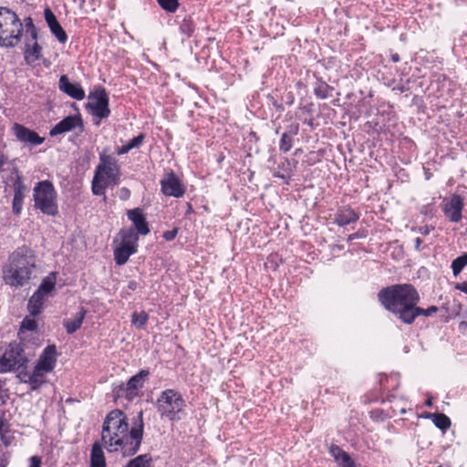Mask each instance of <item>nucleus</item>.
<instances>
[{
  "label": "nucleus",
  "mask_w": 467,
  "mask_h": 467,
  "mask_svg": "<svg viewBox=\"0 0 467 467\" xmlns=\"http://www.w3.org/2000/svg\"><path fill=\"white\" fill-rule=\"evenodd\" d=\"M143 411L138 413L137 420L129 430L125 413L113 410L105 418L101 431V441L109 451H120L124 456L135 454L141 444L143 436Z\"/></svg>",
  "instance_id": "1"
},
{
  "label": "nucleus",
  "mask_w": 467,
  "mask_h": 467,
  "mask_svg": "<svg viewBox=\"0 0 467 467\" xmlns=\"http://www.w3.org/2000/svg\"><path fill=\"white\" fill-rule=\"evenodd\" d=\"M378 296L384 307L404 324H412L414 315L420 311L417 306L420 295L410 284L390 285L380 290Z\"/></svg>",
  "instance_id": "2"
},
{
  "label": "nucleus",
  "mask_w": 467,
  "mask_h": 467,
  "mask_svg": "<svg viewBox=\"0 0 467 467\" xmlns=\"http://www.w3.org/2000/svg\"><path fill=\"white\" fill-rule=\"evenodd\" d=\"M35 263L30 250L18 248L11 256L10 275L5 277V282L11 285H23L31 278Z\"/></svg>",
  "instance_id": "3"
},
{
  "label": "nucleus",
  "mask_w": 467,
  "mask_h": 467,
  "mask_svg": "<svg viewBox=\"0 0 467 467\" xmlns=\"http://www.w3.org/2000/svg\"><path fill=\"white\" fill-rule=\"evenodd\" d=\"M35 207L44 214L55 216L58 213L57 194L53 183L45 180L36 183L33 189Z\"/></svg>",
  "instance_id": "4"
},
{
  "label": "nucleus",
  "mask_w": 467,
  "mask_h": 467,
  "mask_svg": "<svg viewBox=\"0 0 467 467\" xmlns=\"http://www.w3.org/2000/svg\"><path fill=\"white\" fill-rule=\"evenodd\" d=\"M2 179H5V182L6 185L11 186L14 190V198L12 203L13 213L16 215H19L22 212L23 202L25 198V192L26 190V185L22 181V176L20 175L17 167L14 162H5L2 159Z\"/></svg>",
  "instance_id": "5"
},
{
  "label": "nucleus",
  "mask_w": 467,
  "mask_h": 467,
  "mask_svg": "<svg viewBox=\"0 0 467 467\" xmlns=\"http://www.w3.org/2000/svg\"><path fill=\"white\" fill-rule=\"evenodd\" d=\"M157 410L161 418L171 421L180 420L181 412L185 407V400L182 396L172 389L163 390L157 399Z\"/></svg>",
  "instance_id": "6"
},
{
  "label": "nucleus",
  "mask_w": 467,
  "mask_h": 467,
  "mask_svg": "<svg viewBox=\"0 0 467 467\" xmlns=\"http://www.w3.org/2000/svg\"><path fill=\"white\" fill-rule=\"evenodd\" d=\"M118 235L120 241L114 248V259L118 265H123L137 252L139 238L132 228L121 229Z\"/></svg>",
  "instance_id": "7"
},
{
  "label": "nucleus",
  "mask_w": 467,
  "mask_h": 467,
  "mask_svg": "<svg viewBox=\"0 0 467 467\" xmlns=\"http://www.w3.org/2000/svg\"><path fill=\"white\" fill-rule=\"evenodd\" d=\"M95 176L103 179L111 185L119 184L120 180V168L118 160L105 152L99 155V163L96 167Z\"/></svg>",
  "instance_id": "8"
},
{
  "label": "nucleus",
  "mask_w": 467,
  "mask_h": 467,
  "mask_svg": "<svg viewBox=\"0 0 467 467\" xmlns=\"http://www.w3.org/2000/svg\"><path fill=\"white\" fill-rule=\"evenodd\" d=\"M27 358L19 343L9 344L8 348L2 355V372L18 370L26 366Z\"/></svg>",
  "instance_id": "9"
},
{
  "label": "nucleus",
  "mask_w": 467,
  "mask_h": 467,
  "mask_svg": "<svg viewBox=\"0 0 467 467\" xmlns=\"http://www.w3.org/2000/svg\"><path fill=\"white\" fill-rule=\"evenodd\" d=\"M88 107L91 109V113L99 119H106L110 114L109 108V97L103 88L95 89L88 97Z\"/></svg>",
  "instance_id": "10"
},
{
  "label": "nucleus",
  "mask_w": 467,
  "mask_h": 467,
  "mask_svg": "<svg viewBox=\"0 0 467 467\" xmlns=\"http://www.w3.org/2000/svg\"><path fill=\"white\" fill-rule=\"evenodd\" d=\"M150 372L146 369H141L139 373L132 376L126 385L119 387V392L126 397L129 400H132L138 397L140 390L143 388L144 383Z\"/></svg>",
  "instance_id": "11"
},
{
  "label": "nucleus",
  "mask_w": 467,
  "mask_h": 467,
  "mask_svg": "<svg viewBox=\"0 0 467 467\" xmlns=\"http://www.w3.org/2000/svg\"><path fill=\"white\" fill-rule=\"evenodd\" d=\"M161 191L165 196L182 197L185 188L173 171L167 173L161 181Z\"/></svg>",
  "instance_id": "12"
},
{
  "label": "nucleus",
  "mask_w": 467,
  "mask_h": 467,
  "mask_svg": "<svg viewBox=\"0 0 467 467\" xmlns=\"http://www.w3.org/2000/svg\"><path fill=\"white\" fill-rule=\"evenodd\" d=\"M76 129L83 130V121L79 114L70 115L57 123L49 131L51 137H55Z\"/></svg>",
  "instance_id": "13"
},
{
  "label": "nucleus",
  "mask_w": 467,
  "mask_h": 467,
  "mask_svg": "<svg viewBox=\"0 0 467 467\" xmlns=\"http://www.w3.org/2000/svg\"><path fill=\"white\" fill-rule=\"evenodd\" d=\"M462 209L463 200L458 194H453L443 206L445 215L453 223L461 221Z\"/></svg>",
  "instance_id": "14"
},
{
  "label": "nucleus",
  "mask_w": 467,
  "mask_h": 467,
  "mask_svg": "<svg viewBox=\"0 0 467 467\" xmlns=\"http://www.w3.org/2000/svg\"><path fill=\"white\" fill-rule=\"evenodd\" d=\"M13 131L16 139L24 143L36 146L42 144L45 140V139L40 137L36 131L18 123L14 124Z\"/></svg>",
  "instance_id": "15"
},
{
  "label": "nucleus",
  "mask_w": 467,
  "mask_h": 467,
  "mask_svg": "<svg viewBox=\"0 0 467 467\" xmlns=\"http://www.w3.org/2000/svg\"><path fill=\"white\" fill-rule=\"evenodd\" d=\"M57 362V348L55 345L47 346L43 353L40 355L39 359L36 365L38 370L45 371L47 373L51 372Z\"/></svg>",
  "instance_id": "16"
},
{
  "label": "nucleus",
  "mask_w": 467,
  "mask_h": 467,
  "mask_svg": "<svg viewBox=\"0 0 467 467\" xmlns=\"http://www.w3.org/2000/svg\"><path fill=\"white\" fill-rule=\"evenodd\" d=\"M23 27L14 28L13 26L2 24V47H14L17 46L22 37Z\"/></svg>",
  "instance_id": "17"
},
{
  "label": "nucleus",
  "mask_w": 467,
  "mask_h": 467,
  "mask_svg": "<svg viewBox=\"0 0 467 467\" xmlns=\"http://www.w3.org/2000/svg\"><path fill=\"white\" fill-rule=\"evenodd\" d=\"M127 216L132 222L137 231V235L138 234L147 235L150 233L148 223L140 208L128 210Z\"/></svg>",
  "instance_id": "18"
},
{
  "label": "nucleus",
  "mask_w": 467,
  "mask_h": 467,
  "mask_svg": "<svg viewBox=\"0 0 467 467\" xmlns=\"http://www.w3.org/2000/svg\"><path fill=\"white\" fill-rule=\"evenodd\" d=\"M46 22L51 31V33L57 37V39L64 44L67 40V36L65 30L62 28L60 24L58 23L57 17L50 10V8L47 7L44 11Z\"/></svg>",
  "instance_id": "19"
},
{
  "label": "nucleus",
  "mask_w": 467,
  "mask_h": 467,
  "mask_svg": "<svg viewBox=\"0 0 467 467\" xmlns=\"http://www.w3.org/2000/svg\"><path fill=\"white\" fill-rule=\"evenodd\" d=\"M60 90L69 97L81 100L85 98V91L78 83H71L66 75L60 77L58 81Z\"/></svg>",
  "instance_id": "20"
},
{
  "label": "nucleus",
  "mask_w": 467,
  "mask_h": 467,
  "mask_svg": "<svg viewBox=\"0 0 467 467\" xmlns=\"http://www.w3.org/2000/svg\"><path fill=\"white\" fill-rule=\"evenodd\" d=\"M47 298V296L39 293L37 290L32 295L27 305L28 312L31 316L36 317L41 313L44 302Z\"/></svg>",
  "instance_id": "21"
},
{
  "label": "nucleus",
  "mask_w": 467,
  "mask_h": 467,
  "mask_svg": "<svg viewBox=\"0 0 467 467\" xmlns=\"http://www.w3.org/2000/svg\"><path fill=\"white\" fill-rule=\"evenodd\" d=\"M358 214L352 209H342L337 212L335 218V223L339 226H345L358 220Z\"/></svg>",
  "instance_id": "22"
},
{
  "label": "nucleus",
  "mask_w": 467,
  "mask_h": 467,
  "mask_svg": "<svg viewBox=\"0 0 467 467\" xmlns=\"http://www.w3.org/2000/svg\"><path fill=\"white\" fill-rule=\"evenodd\" d=\"M330 453L337 461L338 467H355V463L350 456L338 446H332Z\"/></svg>",
  "instance_id": "23"
},
{
  "label": "nucleus",
  "mask_w": 467,
  "mask_h": 467,
  "mask_svg": "<svg viewBox=\"0 0 467 467\" xmlns=\"http://www.w3.org/2000/svg\"><path fill=\"white\" fill-rule=\"evenodd\" d=\"M86 313L87 311L81 307L73 317L64 320V327L68 334H73L81 327Z\"/></svg>",
  "instance_id": "24"
},
{
  "label": "nucleus",
  "mask_w": 467,
  "mask_h": 467,
  "mask_svg": "<svg viewBox=\"0 0 467 467\" xmlns=\"http://www.w3.org/2000/svg\"><path fill=\"white\" fill-rule=\"evenodd\" d=\"M32 41V45L30 43L26 44V48L24 52L25 60L28 65H33L36 61L39 59L42 50V47L37 43V38Z\"/></svg>",
  "instance_id": "25"
},
{
  "label": "nucleus",
  "mask_w": 467,
  "mask_h": 467,
  "mask_svg": "<svg viewBox=\"0 0 467 467\" xmlns=\"http://www.w3.org/2000/svg\"><path fill=\"white\" fill-rule=\"evenodd\" d=\"M46 374L47 372L38 370L35 367L32 374L29 375L25 372L24 381L29 384L31 389L36 390L45 382Z\"/></svg>",
  "instance_id": "26"
},
{
  "label": "nucleus",
  "mask_w": 467,
  "mask_h": 467,
  "mask_svg": "<svg viewBox=\"0 0 467 467\" xmlns=\"http://www.w3.org/2000/svg\"><path fill=\"white\" fill-rule=\"evenodd\" d=\"M2 24L4 26H13L14 28L23 27V24L16 12L4 6H2Z\"/></svg>",
  "instance_id": "27"
},
{
  "label": "nucleus",
  "mask_w": 467,
  "mask_h": 467,
  "mask_svg": "<svg viewBox=\"0 0 467 467\" xmlns=\"http://www.w3.org/2000/svg\"><path fill=\"white\" fill-rule=\"evenodd\" d=\"M90 467H106V460L100 444L96 441L91 449Z\"/></svg>",
  "instance_id": "28"
},
{
  "label": "nucleus",
  "mask_w": 467,
  "mask_h": 467,
  "mask_svg": "<svg viewBox=\"0 0 467 467\" xmlns=\"http://www.w3.org/2000/svg\"><path fill=\"white\" fill-rule=\"evenodd\" d=\"M57 281V273L52 272L47 276H46L40 285L37 288V291L48 297L49 294L54 290Z\"/></svg>",
  "instance_id": "29"
},
{
  "label": "nucleus",
  "mask_w": 467,
  "mask_h": 467,
  "mask_svg": "<svg viewBox=\"0 0 467 467\" xmlns=\"http://www.w3.org/2000/svg\"><path fill=\"white\" fill-rule=\"evenodd\" d=\"M434 425L441 431H446L451 426V420L448 416L442 413L430 414Z\"/></svg>",
  "instance_id": "30"
},
{
  "label": "nucleus",
  "mask_w": 467,
  "mask_h": 467,
  "mask_svg": "<svg viewBox=\"0 0 467 467\" xmlns=\"http://www.w3.org/2000/svg\"><path fill=\"white\" fill-rule=\"evenodd\" d=\"M334 88L326 82H319L314 88V94L321 99H327L332 96Z\"/></svg>",
  "instance_id": "31"
},
{
  "label": "nucleus",
  "mask_w": 467,
  "mask_h": 467,
  "mask_svg": "<svg viewBox=\"0 0 467 467\" xmlns=\"http://www.w3.org/2000/svg\"><path fill=\"white\" fill-rule=\"evenodd\" d=\"M111 185L110 183L105 182L103 179H99V177L95 176L92 180V192L95 195H103L105 193V189Z\"/></svg>",
  "instance_id": "32"
},
{
  "label": "nucleus",
  "mask_w": 467,
  "mask_h": 467,
  "mask_svg": "<svg viewBox=\"0 0 467 467\" xmlns=\"http://www.w3.org/2000/svg\"><path fill=\"white\" fill-rule=\"evenodd\" d=\"M195 25L191 16H185L181 24H180V31L181 33L186 35L187 36H191L194 32Z\"/></svg>",
  "instance_id": "33"
},
{
  "label": "nucleus",
  "mask_w": 467,
  "mask_h": 467,
  "mask_svg": "<svg viewBox=\"0 0 467 467\" xmlns=\"http://www.w3.org/2000/svg\"><path fill=\"white\" fill-rule=\"evenodd\" d=\"M150 455L142 454L131 460L126 467H150Z\"/></svg>",
  "instance_id": "34"
},
{
  "label": "nucleus",
  "mask_w": 467,
  "mask_h": 467,
  "mask_svg": "<svg viewBox=\"0 0 467 467\" xmlns=\"http://www.w3.org/2000/svg\"><path fill=\"white\" fill-rule=\"evenodd\" d=\"M467 265V253L457 257L451 263V269L453 275H458L462 270Z\"/></svg>",
  "instance_id": "35"
},
{
  "label": "nucleus",
  "mask_w": 467,
  "mask_h": 467,
  "mask_svg": "<svg viewBox=\"0 0 467 467\" xmlns=\"http://www.w3.org/2000/svg\"><path fill=\"white\" fill-rule=\"evenodd\" d=\"M149 319V316L145 311L140 313L134 312L131 316V323L138 328H142Z\"/></svg>",
  "instance_id": "36"
},
{
  "label": "nucleus",
  "mask_w": 467,
  "mask_h": 467,
  "mask_svg": "<svg viewBox=\"0 0 467 467\" xmlns=\"http://www.w3.org/2000/svg\"><path fill=\"white\" fill-rule=\"evenodd\" d=\"M35 317H36L31 316V314L29 313V315L24 318V320L21 323V327H20L21 332H24L26 330L36 331L37 324H36Z\"/></svg>",
  "instance_id": "37"
},
{
  "label": "nucleus",
  "mask_w": 467,
  "mask_h": 467,
  "mask_svg": "<svg viewBox=\"0 0 467 467\" xmlns=\"http://www.w3.org/2000/svg\"><path fill=\"white\" fill-rule=\"evenodd\" d=\"M293 146V138L291 135L287 134L286 132L282 134L279 149L283 152H287L291 150Z\"/></svg>",
  "instance_id": "38"
},
{
  "label": "nucleus",
  "mask_w": 467,
  "mask_h": 467,
  "mask_svg": "<svg viewBox=\"0 0 467 467\" xmlns=\"http://www.w3.org/2000/svg\"><path fill=\"white\" fill-rule=\"evenodd\" d=\"M161 7L168 12L173 13L179 6L178 0H157Z\"/></svg>",
  "instance_id": "39"
},
{
  "label": "nucleus",
  "mask_w": 467,
  "mask_h": 467,
  "mask_svg": "<svg viewBox=\"0 0 467 467\" xmlns=\"http://www.w3.org/2000/svg\"><path fill=\"white\" fill-rule=\"evenodd\" d=\"M25 26L26 30L30 33L32 40H36L37 38V31L36 26H34L33 19L31 17H26L25 19Z\"/></svg>",
  "instance_id": "40"
},
{
  "label": "nucleus",
  "mask_w": 467,
  "mask_h": 467,
  "mask_svg": "<svg viewBox=\"0 0 467 467\" xmlns=\"http://www.w3.org/2000/svg\"><path fill=\"white\" fill-rule=\"evenodd\" d=\"M418 309L420 310V311L414 315V320L419 316L430 317V316L435 314L438 311V307L435 306H431L428 307L427 309H424V308H421V307L418 306Z\"/></svg>",
  "instance_id": "41"
},
{
  "label": "nucleus",
  "mask_w": 467,
  "mask_h": 467,
  "mask_svg": "<svg viewBox=\"0 0 467 467\" xmlns=\"http://www.w3.org/2000/svg\"><path fill=\"white\" fill-rule=\"evenodd\" d=\"M143 140H144V136L142 134H140V135L133 138L130 141H128L127 144L129 145L130 149L132 150L134 148L140 147L141 145Z\"/></svg>",
  "instance_id": "42"
},
{
  "label": "nucleus",
  "mask_w": 467,
  "mask_h": 467,
  "mask_svg": "<svg viewBox=\"0 0 467 467\" xmlns=\"http://www.w3.org/2000/svg\"><path fill=\"white\" fill-rule=\"evenodd\" d=\"M5 424L2 421V444L8 446L11 444V437L7 435L6 431L4 430Z\"/></svg>",
  "instance_id": "43"
},
{
  "label": "nucleus",
  "mask_w": 467,
  "mask_h": 467,
  "mask_svg": "<svg viewBox=\"0 0 467 467\" xmlns=\"http://www.w3.org/2000/svg\"><path fill=\"white\" fill-rule=\"evenodd\" d=\"M29 467H41V459L37 456H32Z\"/></svg>",
  "instance_id": "44"
},
{
  "label": "nucleus",
  "mask_w": 467,
  "mask_h": 467,
  "mask_svg": "<svg viewBox=\"0 0 467 467\" xmlns=\"http://www.w3.org/2000/svg\"><path fill=\"white\" fill-rule=\"evenodd\" d=\"M130 190H129V189H127V188H121V189L119 190V198H120L121 200H127V199H129V198H130Z\"/></svg>",
  "instance_id": "45"
},
{
  "label": "nucleus",
  "mask_w": 467,
  "mask_h": 467,
  "mask_svg": "<svg viewBox=\"0 0 467 467\" xmlns=\"http://www.w3.org/2000/svg\"><path fill=\"white\" fill-rule=\"evenodd\" d=\"M455 289L467 294V281L462 283H457L455 285Z\"/></svg>",
  "instance_id": "46"
},
{
  "label": "nucleus",
  "mask_w": 467,
  "mask_h": 467,
  "mask_svg": "<svg viewBox=\"0 0 467 467\" xmlns=\"http://www.w3.org/2000/svg\"><path fill=\"white\" fill-rule=\"evenodd\" d=\"M130 150V149L129 145L126 143V144L122 145L119 149H118L117 153L119 155H123V154L128 153Z\"/></svg>",
  "instance_id": "47"
},
{
  "label": "nucleus",
  "mask_w": 467,
  "mask_h": 467,
  "mask_svg": "<svg viewBox=\"0 0 467 467\" xmlns=\"http://www.w3.org/2000/svg\"><path fill=\"white\" fill-rule=\"evenodd\" d=\"M431 230H433V227L425 225L420 228V233L423 235H428Z\"/></svg>",
  "instance_id": "48"
},
{
  "label": "nucleus",
  "mask_w": 467,
  "mask_h": 467,
  "mask_svg": "<svg viewBox=\"0 0 467 467\" xmlns=\"http://www.w3.org/2000/svg\"><path fill=\"white\" fill-rule=\"evenodd\" d=\"M175 234H176V231H171V232H166L163 236L166 240L170 241L175 237Z\"/></svg>",
  "instance_id": "49"
},
{
  "label": "nucleus",
  "mask_w": 467,
  "mask_h": 467,
  "mask_svg": "<svg viewBox=\"0 0 467 467\" xmlns=\"http://www.w3.org/2000/svg\"><path fill=\"white\" fill-rule=\"evenodd\" d=\"M421 244H422V240L420 237L415 239V248H416V250H418V251L420 250Z\"/></svg>",
  "instance_id": "50"
},
{
  "label": "nucleus",
  "mask_w": 467,
  "mask_h": 467,
  "mask_svg": "<svg viewBox=\"0 0 467 467\" xmlns=\"http://www.w3.org/2000/svg\"><path fill=\"white\" fill-rule=\"evenodd\" d=\"M391 60L393 62H399L400 61V56L398 54H392L391 55Z\"/></svg>",
  "instance_id": "51"
},
{
  "label": "nucleus",
  "mask_w": 467,
  "mask_h": 467,
  "mask_svg": "<svg viewBox=\"0 0 467 467\" xmlns=\"http://www.w3.org/2000/svg\"><path fill=\"white\" fill-rule=\"evenodd\" d=\"M6 463H7L6 460L2 457V465H1V467H5Z\"/></svg>",
  "instance_id": "52"
},
{
  "label": "nucleus",
  "mask_w": 467,
  "mask_h": 467,
  "mask_svg": "<svg viewBox=\"0 0 467 467\" xmlns=\"http://www.w3.org/2000/svg\"><path fill=\"white\" fill-rule=\"evenodd\" d=\"M355 238H356V235H355V234H350V235L348 236V241H352V240H354Z\"/></svg>",
  "instance_id": "53"
},
{
  "label": "nucleus",
  "mask_w": 467,
  "mask_h": 467,
  "mask_svg": "<svg viewBox=\"0 0 467 467\" xmlns=\"http://www.w3.org/2000/svg\"><path fill=\"white\" fill-rule=\"evenodd\" d=\"M460 327H467V323H465V322H462V323H461V325H460Z\"/></svg>",
  "instance_id": "54"
},
{
  "label": "nucleus",
  "mask_w": 467,
  "mask_h": 467,
  "mask_svg": "<svg viewBox=\"0 0 467 467\" xmlns=\"http://www.w3.org/2000/svg\"><path fill=\"white\" fill-rule=\"evenodd\" d=\"M426 404H427V406H431V400H427Z\"/></svg>",
  "instance_id": "55"
}]
</instances>
